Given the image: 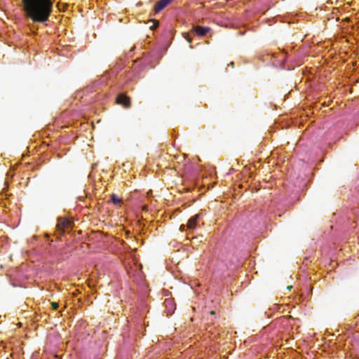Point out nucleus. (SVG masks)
Masks as SVG:
<instances>
[{
    "label": "nucleus",
    "instance_id": "obj_1",
    "mask_svg": "<svg viewBox=\"0 0 359 359\" xmlns=\"http://www.w3.org/2000/svg\"><path fill=\"white\" fill-rule=\"evenodd\" d=\"M25 15L34 22L48 20L53 10L52 0H22Z\"/></svg>",
    "mask_w": 359,
    "mask_h": 359
},
{
    "label": "nucleus",
    "instance_id": "obj_2",
    "mask_svg": "<svg viewBox=\"0 0 359 359\" xmlns=\"http://www.w3.org/2000/svg\"><path fill=\"white\" fill-rule=\"evenodd\" d=\"M116 104L123 106L126 109L131 107L130 98L124 93H120L117 95L116 100Z\"/></svg>",
    "mask_w": 359,
    "mask_h": 359
},
{
    "label": "nucleus",
    "instance_id": "obj_3",
    "mask_svg": "<svg viewBox=\"0 0 359 359\" xmlns=\"http://www.w3.org/2000/svg\"><path fill=\"white\" fill-rule=\"evenodd\" d=\"M200 217L199 215H196L193 217H191L189 220L186 225L182 224L180 226V230L184 231L185 228L187 227L189 230H194L197 226V222L198 218Z\"/></svg>",
    "mask_w": 359,
    "mask_h": 359
},
{
    "label": "nucleus",
    "instance_id": "obj_4",
    "mask_svg": "<svg viewBox=\"0 0 359 359\" xmlns=\"http://www.w3.org/2000/svg\"><path fill=\"white\" fill-rule=\"evenodd\" d=\"M72 222L65 218L59 217L57 219V229L62 233L65 231V229L72 225Z\"/></svg>",
    "mask_w": 359,
    "mask_h": 359
},
{
    "label": "nucleus",
    "instance_id": "obj_5",
    "mask_svg": "<svg viewBox=\"0 0 359 359\" xmlns=\"http://www.w3.org/2000/svg\"><path fill=\"white\" fill-rule=\"evenodd\" d=\"M173 0H159L154 6V11L155 13H159L167 6H168Z\"/></svg>",
    "mask_w": 359,
    "mask_h": 359
},
{
    "label": "nucleus",
    "instance_id": "obj_6",
    "mask_svg": "<svg viewBox=\"0 0 359 359\" xmlns=\"http://www.w3.org/2000/svg\"><path fill=\"white\" fill-rule=\"evenodd\" d=\"M210 28L208 27H201V26H196L194 27L191 32H194L196 34L203 36H205L208 32H209Z\"/></svg>",
    "mask_w": 359,
    "mask_h": 359
},
{
    "label": "nucleus",
    "instance_id": "obj_7",
    "mask_svg": "<svg viewBox=\"0 0 359 359\" xmlns=\"http://www.w3.org/2000/svg\"><path fill=\"white\" fill-rule=\"evenodd\" d=\"M111 201L116 205H121L123 202L122 199L118 198L116 194L111 196Z\"/></svg>",
    "mask_w": 359,
    "mask_h": 359
},
{
    "label": "nucleus",
    "instance_id": "obj_8",
    "mask_svg": "<svg viewBox=\"0 0 359 359\" xmlns=\"http://www.w3.org/2000/svg\"><path fill=\"white\" fill-rule=\"evenodd\" d=\"M51 306L53 310H56L58 308V304L57 302H51Z\"/></svg>",
    "mask_w": 359,
    "mask_h": 359
},
{
    "label": "nucleus",
    "instance_id": "obj_9",
    "mask_svg": "<svg viewBox=\"0 0 359 359\" xmlns=\"http://www.w3.org/2000/svg\"><path fill=\"white\" fill-rule=\"evenodd\" d=\"M165 306H168V304H172V301L170 299H166L165 302Z\"/></svg>",
    "mask_w": 359,
    "mask_h": 359
},
{
    "label": "nucleus",
    "instance_id": "obj_10",
    "mask_svg": "<svg viewBox=\"0 0 359 359\" xmlns=\"http://www.w3.org/2000/svg\"><path fill=\"white\" fill-rule=\"evenodd\" d=\"M186 39H187V40L188 41L189 43L191 42V39L189 38V36H186Z\"/></svg>",
    "mask_w": 359,
    "mask_h": 359
},
{
    "label": "nucleus",
    "instance_id": "obj_11",
    "mask_svg": "<svg viewBox=\"0 0 359 359\" xmlns=\"http://www.w3.org/2000/svg\"><path fill=\"white\" fill-rule=\"evenodd\" d=\"M155 22H156L155 27H156L158 25V21H155Z\"/></svg>",
    "mask_w": 359,
    "mask_h": 359
},
{
    "label": "nucleus",
    "instance_id": "obj_12",
    "mask_svg": "<svg viewBox=\"0 0 359 359\" xmlns=\"http://www.w3.org/2000/svg\"><path fill=\"white\" fill-rule=\"evenodd\" d=\"M215 313V311H211V312H210V314H211V315H214Z\"/></svg>",
    "mask_w": 359,
    "mask_h": 359
},
{
    "label": "nucleus",
    "instance_id": "obj_13",
    "mask_svg": "<svg viewBox=\"0 0 359 359\" xmlns=\"http://www.w3.org/2000/svg\"><path fill=\"white\" fill-rule=\"evenodd\" d=\"M230 65H231V66H233V62H231L230 63Z\"/></svg>",
    "mask_w": 359,
    "mask_h": 359
},
{
    "label": "nucleus",
    "instance_id": "obj_14",
    "mask_svg": "<svg viewBox=\"0 0 359 359\" xmlns=\"http://www.w3.org/2000/svg\"><path fill=\"white\" fill-rule=\"evenodd\" d=\"M291 287H292V286H288L287 289H290Z\"/></svg>",
    "mask_w": 359,
    "mask_h": 359
}]
</instances>
